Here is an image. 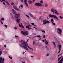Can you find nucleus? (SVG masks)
<instances>
[{
    "label": "nucleus",
    "mask_w": 63,
    "mask_h": 63,
    "mask_svg": "<svg viewBox=\"0 0 63 63\" xmlns=\"http://www.w3.org/2000/svg\"><path fill=\"white\" fill-rule=\"evenodd\" d=\"M4 59L1 57L0 58V63H4Z\"/></svg>",
    "instance_id": "nucleus-6"
},
{
    "label": "nucleus",
    "mask_w": 63,
    "mask_h": 63,
    "mask_svg": "<svg viewBox=\"0 0 63 63\" xmlns=\"http://www.w3.org/2000/svg\"><path fill=\"white\" fill-rule=\"evenodd\" d=\"M53 25H55V23H54L53 24Z\"/></svg>",
    "instance_id": "nucleus-50"
},
{
    "label": "nucleus",
    "mask_w": 63,
    "mask_h": 63,
    "mask_svg": "<svg viewBox=\"0 0 63 63\" xmlns=\"http://www.w3.org/2000/svg\"><path fill=\"white\" fill-rule=\"evenodd\" d=\"M45 44H47V45L48 44V42L47 41H45Z\"/></svg>",
    "instance_id": "nucleus-32"
},
{
    "label": "nucleus",
    "mask_w": 63,
    "mask_h": 63,
    "mask_svg": "<svg viewBox=\"0 0 63 63\" xmlns=\"http://www.w3.org/2000/svg\"><path fill=\"white\" fill-rule=\"evenodd\" d=\"M0 22H1V24H3V23H2V21H1Z\"/></svg>",
    "instance_id": "nucleus-58"
},
{
    "label": "nucleus",
    "mask_w": 63,
    "mask_h": 63,
    "mask_svg": "<svg viewBox=\"0 0 63 63\" xmlns=\"http://www.w3.org/2000/svg\"><path fill=\"white\" fill-rule=\"evenodd\" d=\"M24 4L25 5L27 6V7H28V4H27V0H24Z\"/></svg>",
    "instance_id": "nucleus-11"
},
{
    "label": "nucleus",
    "mask_w": 63,
    "mask_h": 63,
    "mask_svg": "<svg viewBox=\"0 0 63 63\" xmlns=\"http://www.w3.org/2000/svg\"><path fill=\"white\" fill-rule=\"evenodd\" d=\"M37 37H38V38H42V37L41 35H37Z\"/></svg>",
    "instance_id": "nucleus-22"
},
{
    "label": "nucleus",
    "mask_w": 63,
    "mask_h": 63,
    "mask_svg": "<svg viewBox=\"0 0 63 63\" xmlns=\"http://www.w3.org/2000/svg\"><path fill=\"white\" fill-rule=\"evenodd\" d=\"M35 41H34L33 42V45H34V44H35Z\"/></svg>",
    "instance_id": "nucleus-47"
},
{
    "label": "nucleus",
    "mask_w": 63,
    "mask_h": 63,
    "mask_svg": "<svg viewBox=\"0 0 63 63\" xmlns=\"http://www.w3.org/2000/svg\"><path fill=\"white\" fill-rule=\"evenodd\" d=\"M59 46V51L58 52V53H60V51H61V45H58Z\"/></svg>",
    "instance_id": "nucleus-8"
},
{
    "label": "nucleus",
    "mask_w": 63,
    "mask_h": 63,
    "mask_svg": "<svg viewBox=\"0 0 63 63\" xmlns=\"http://www.w3.org/2000/svg\"><path fill=\"white\" fill-rule=\"evenodd\" d=\"M21 26L23 25H22V23H21Z\"/></svg>",
    "instance_id": "nucleus-62"
},
{
    "label": "nucleus",
    "mask_w": 63,
    "mask_h": 63,
    "mask_svg": "<svg viewBox=\"0 0 63 63\" xmlns=\"http://www.w3.org/2000/svg\"><path fill=\"white\" fill-rule=\"evenodd\" d=\"M57 30L59 31V32L57 31L58 33L59 34H62V30L61 29H59V28H58L57 29Z\"/></svg>",
    "instance_id": "nucleus-7"
},
{
    "label": "nucleus",
    "mask_w": 63,
    "mask_h": 63,
    "mask_svg": "<svg viewBox=\"0 0 63 63\" xmlns=\"http://www.w3.org/2000/svg\"><path fill=\"white\" fill-rule=\"evenodd\" d=\"M12 11L13 14H16V12L14 9H12Z\"/></svg>",
    "instance_id": "nucleus-12"
},
{
    "label": "nucleus",
    "mask_w": 63,
    "mask_h": 63,
    "mask_svg": "<svg viewBox=\"0 0 63 63\" xmlns=\"http://www.w3.org/2000/svg\"><path fill=\"white\" fill-rule=\"evenodd\" d=\"M6 3L7 4L8 6H9V5H10V3H9V2H8V1H6Z\"/></svg>",
    "instance_id": "nucleus-17"
},
{
    "label": "nucleus",
    "mask_w": 63,
    "mask_h": 63,
    "mask_svg": "<svg viewBox=\"0 0 63 63\" xmlns=\"http://www.w3.org/2000/svg\"><path fill=\"white\" fill-rule=\"evenodd\" d=\"M26 27L27 28H28V29H30L31 28V25L30 24H29L28 26H26Z\"/></svg>",
    "instance_id": "nucleus-10"
},
{
    "label": "nucleus",
    "mask_w": 63,
    "mask_h": 63,
    "mask_svg": "<svg viewBox=\"0 0 63 63\" xmlns=\"http://www.w3.org/2000/svg\"><path fill=\"white\" fill-rule=\"evenodd\" d=\"M32 25H34L35 24H34V23H32Z\"/></svg>",
    "instance_id": "nucleus-48"
},
{
    "label": "nucleus",
    "mask_w": 63,
    "mask_h": 63,
    "mask_svg": "<svg viewBox=\"0 0 63 63\" xmlns=\"http://www.w3.org/2000/svg\"><path fill=\"white\" fill-rule=\"evenodd\" d=\"M16 10L17 11H19V9H18V8H17L16 9Z\"/></svg>",
    "instance_id": "nucleus-27"
},
{
    "label": "nucleus",
    "mask_w": 63,
    "mask_h": 63,
    "mask_svg": "<svg viewBox=\"0 0 63 63\" xmlns=\"http://www.w3.org/2000/svg\"><path fill=\"white\" fill-rule=\"evenodd\" d=\"M19 45L20 47H24L25 48H24L25 49H26V50H29V49H28V48L27 47L25 46H22V45L21 44H19Z\"/></svg>",
    "instance_id": "nucleus-5"
},
{
    "label": "nucleus",
    "mask_w": 63,
    "mask_h": 63,
    "mask_svg": "<svg viewBox=\"0 0 63 63\" xmlns=\"http://www.w3.org/2000/svg\"><path fill=\"white\" fill-rule=\"evenodd\" d=\"M33 28H35V29H37V28H36L35 27H33Z\"/></svg>",
    "instance_id": "nucleus-61"
},
{
    "label": "nucleus",
    "mask_w": 63,
    "mask_h": 63,
    "mask_svg": "<svg viewBox=\"0 0 63 63\" xmlns=\"http://www.w3.org/2000/svg\"><path fill=\"white\" fill-rule=\"evenodd\" d=\"M19 27H21V25L20 24H19Z\"/></svg>",
    "instance_id": "nucleus-49"
},
{
    "label": "nucleus",
    "mask_w": 63,
    "mask_h": 63,
    "mask_svg": "<svg viewBox=\"0 0 63 63\" xmlns=\"http://www.w3.org/2000/svg\"><path fill=\"white\" fill-rule=\"evenodd\" d=\"M28 41V40H27V41L26 42L24 40H21V44L22 45V46H25L26 47H27L28 46V44H27V42Z\"/></svg>",
    "instance_id": "nucleus-1"
},
{
    "label": "nucleus",
    "mask_w": 63,
    "mask_h": 63,
    "mask_svg": "<svg viewBox=\"0 0 63 63\" xmlns=\"http://www.w3.org/2000/svg\"><path fill=\"white\" fill-rule=\"evenodd\" d=\"M12 18H15V16H12Z\"/></svg>",
    "instance_id": "nucleus-54"
},
{
    "label": "nucleus",
    "mask_w": 63,
    "mask_h": 63,
    "mask_svg": "<svg viewBox=\"0 0 63 63\" xmlns=\"http://www.w3.org/2000/svg\"><path fill=\"white\" fill-rule=\"evenodd\" d=\"M35 5L36 6H38V7H39V3H35Z\"/></svg>",
    "instance_id": "nucleus-14"
},
{
    "label": "nucleus",
    "mask_w": 63,
    "mask_h": 63,
    "mask_svg": "<svg viewBox=\"0 0 63 63\" xmlns=\"http://www.w3.org/2000/svg\"><path fill=\"white\" fill-rule=\"evenodd\" d=\"M25 16H27V17H28V18L29 17V16L28 15H26Z\"/></svg>",
    "instance_id": "nucleus-30"
},
{
    "label": "nucleus",
    "mask_w": 63,
    "mask_h": 63,
    "mask_svg": "<svg viewBox=\"0 0 63 63\" xmlns=\"http://www.w3.org/2000/svg\"><path fill=\"white\" fill-rule=\"evenodd\" d=\"M4 47H7V46H6V45H5L4 46Z\"/></svg>",
    "instance_id": "nucleus-55"
},
{
    "label": "nucleus",
    "mask_w": 63,
    "mask_h": 63,
    "mask_svg": "<svg viewBox=\"0 0 63 63\" xmlns=\"http://www.w3.org/2000/svg\"><path fill=\"white\" fill-rule=\"evenodd\" d=\"M21 33L22 35H24L26 36H27L29 34V32H28V31H25L24 32L23 31H21Z\"/></svg>",
    "instance_id": "nucleus-3"
},
{
    "label": "nucleus",
    "mask_w": 63,
    "mask_h": 63,
    "mask_svg": "<svg viewBox=\"0 0 63 63\" xmlns=\"http://www.w3.org/2000/svg\"><path fill=\"white\" fill-rule=\"evenodd\" d=\"M0 55H1L2 54V51H1V50H0Z\"/></svg>",
    "instance_id": "nucleus-31"
},
{
    "label": "nucleus",
    "mask_w": 63,
    "mask_h": 63,
    "mask_svg": "<svg viewBox=\"0 0 63 63\" xmlns=\"http://www.w3.org/2000/svg\"><path fill=\"white\" fill-rule=\"evenodd\" d=\"M46 49H47V51H49V49L48 48V47H47V46H46Z\"/></svg>",
    "instance_id": "nucleus-20"
},
{
    "label": "nucleus",
    "mask_w": 63,
    "mask_h": 63,
    "mask_svg": "<svg viewBox=\"0 0 63 63\" xmlns=\"http://www.w3.org/2000/svg\"><path fill=\"white\" fill-rule=\"evenodd\" d=\"M60 18H61V19H62V18H63V17H61V16H60V17H59Z\"/></svg>",
    "instance_id": "nucleus-34"
},
{
    "label": "nucleus",
    "mask_w": 63,
    "mask_h": 63,
    "mask_svg": "<svg viewBox=\"0 0 63 63\" xmlns=\"http://www.w3.org/2000/svg\"><path fill=\"white\" fill-rule=\"evenodd\" d=\"M45 7H47L48 6V5L47 3L45 4Z\"/></svg>",
    "instance_id": "nucleus-33"
},
{
    "label": "nucleus",
    "mask_w": 63,
    "mask_h": 63,
    "mask_svg": "<svg viewBox=\"0 0 63 63\" xmlns=\"http://www.w3.org/2000/svg\"><path fill=\"white\" fill-rule=\"evenodd\" d=\"M53 17L54 18H55V15H52V17Z\"/></svg>",
    "instance_id": "nucleus-29"
},
{
    "label": "nucleus",
    "mask_w": 63,
    "mask_h": 63,
    "mask_svg": "<svg viewBox=\"0 0 63 63\" xmlns=\"http://www.w3.org/2000/svg\"><path fill=\"white\" fill-rule=\"evenodd\" d=\"M31 57H33V56H31Z\"/></svg>",
    "instance_id": "nucleus-63"
},
{
    "label": "nucleus",
    "mask_w": 63,
    "mask_h": 63,
    "mask_svg": "<svg viewBox=\"0 0 63 63\" xmlns=\"http://www.w3.org/2000/svg\"><path fill=\"white\" fill-rule=\"evenodd\" d=\"M27 46H28V48H29V49H30V48L31 47H30L29 46H28V45Z\"/></svg>",
    "instance_id": "nucleus-53"
},
{
    "label": "nucleus",
    "mask_w": 63,
    "mask_h": 63,
    "mask_svg": "<svg viewBox=\"0 0 63 63\" xmlns=\"http://www.w3.org/2000/svg\"><path fill=\"white\" fill-rule=\"evenodd\" d=\"M43 3V1H41L40 2V3L41 4V3Z\"/></svg>",
    "instance_id": "nucleus-35"
},
{
    "label": "nucleus",
    "mask_w": 63,
    "mask_h": 63,
    "mask_svg": "<svg viewBox=\"0 0 63 63\" xmlns=\"http://www.w3.org/2000/svg\"><path fill=\"white\" fill-rule=\"evenodd\" d=\"M51 22H53L54 21H53V19H51Z\"/></svg>",
    "instance_id": "nucleus-40"
},
{
    "label": "nucleus",
    "mask_w": 63,
    "mask_h": 63,
    "mask_svg": "<svg viewBox=\"0 0 63 63\" xmlns=\"http://www.w3.org/2000/svg\"><path fill=\"white\" fill-rule=\"evenodd\" d=\"M42 42H45V40H43Z\"/></svg>",
    "instance_id": "nucleus-59"
},
{
    "label": "nucleus",
    "mask_w": 63,
    "mask_h": 63,
    "mask_svg": "<svg viewBox=\"0 0 63 63\" xmlns=\"http://www.w3.org/2000/svg\"><path fill=\"white\" fill-rule=\"evenodd\" d=\"M43 24L44 25H45V24H46V23H50V22L48 20H43Z\"/></svg>",
    "instance_id": "nucleus-4"
},
{
    "label": "nucleus",
    "mask_w": 63,
    "mask_h": 63,
    "mask_svg": "<svg viewBox=\"0 0 63 63\" xmlns=\"http://www.w3.org/2000/svg\"><path fill=\"white\" fill-rule=\"evenodd\" d=\"M21 27L22 28H24V26L23 25H22V26H21Z\"/></svg>",
    "instance_id": "nucleus-43"
},
{
    "label": "nucleus",
    "mask_w": 63,
    "mask_h": 63,
    "mask_svg": "<svg viewBox=\"0 0 63 63\" xmlns=\"http://www.w3.org/2000/svg\"><path fill=\"white\" fill-rule=\"evenodd\" d=\"M21 2H23V0H21Z\"/></svg>",
    "instance_id": "nucleus-51"
},
{
    "label": "nucleus",
    "mask_w": 63,
    "mask_h": 63,
    "mask_svg": "<svg viewBox=\"0 0 63 63\" xmlns=\"http://www.w3.org/2000/svg\"><path fill=\"white\" fill-rule=\"evenodd\" d=\"M24 53H25V52H23V54H24Z\"/></svg>",
    "instance_id": "nucleus-60"
},
{
    "label": "nucleus",
    "mask_w": 63,
    "mask_h": 63,
    "mask_svg": "<svg viewBox=\"0 0 63 63\" xmlns=\"http://www.w3.org/2000/svg\"><path fill=\"white\" fill-rule=\"evenodd\" d=\"M20 16V15L19 14H16L15 15V17L16 19V21L18 23H19L20 22V19H18L19 17Z\"/></svg>",
    "instance_id": "nucleus-2"
},
{
    "label": "nucleus",
    "mask_w": 63,
    "mask_h": 63,
    "mask_svg": "<svg viewBox=\"0 0 63 63\" xmlns=\"http://www.w3.org/2000/svg\"><path fill=\"white\" fill-rule=\"evenodd\" d=\"M48 55H49V54H47V56H48Z\"/></svg>",
    "instance_id": "nucleus-57"
},
{
    "label": "nucleus",
    "mask_w": 63,
    "mask_h": 63,
    "mask_svg": "<svg viewBox=\"0 0 63 63\" xmlns=\"http://www.w3.org/2000/svg\"><path fill=\"white\" fill-rule=\"evenodd\" d=\"M9 58H10V59H12V57H11L9 56Z\"/></svg>",
    "instance_id": "nucleus-42"
},
{
    "label": "nucleus",
    "mask_w": 63,
    "mask_h": 63,
    "mask_svg": "<svg viewBox=\"0 0 63 63\" xmlns=\"http://www.w3.org/2000/svg\"><path fill=\"white\" fill-rule=\"evenodd\" d=\"M15 37H16V38H17L18 37V36L17 35H15Z\"/></svg>",
    "instance_id": "nucleus-56"
},
{
    "label": "nucleus",
    "mask_w": 63,
    "mask_h": 63,
    "mask_svg": "<svg viewBox=\"0 0 63 63\" xmlns=\"http://www.w3.org/2000/svg\"><path fill=\"white\" fill-rule=\"evenodd\" d=\"M20 7H21L22 9V8H23V5L21 4L20 6H19V8H20Z\"/></svg>",
    "instance_id": "nucleus-23"
},
{
    "label": "nucleus",
    "mask_w": 63,
    "mask_h": 63,
    "mask_svg": "<svg viewBox=\"0 0 63 63\" xmlns=\"http://www.w3.org/2000/svg\"><path fill=\"white\" fill-rule=\"evenodd\" d=\"M22 63H24V62L23 61H22Z\"/></svg>",
    "instance_id": "nucleus-64"
},
{
    "label": "nucleus",
    "mask_w": 63,
    "mask_h": 63,
    "mask_svg": "<svg viewBox=\"0 0 63 63\" xmlns=\"http://www.w3.org/2000/svg\"><path fill=\"white\" fill-rule=\"evenodd\" d=\"M4 20V18H1V20Z\"/></svg>",
    "instance_id": "nucleus-37"
},
{
    "label": "nucleus",
    "mask_w": 63,
    "mask_h": 63,
    "mask_svg": "<svg viewBox=\"0 0 63 63\" xmlns=\"http://www.w3.org/2000/svg\"><path fill=\"white\" fill-rule=\"evenodd\" d=\"M55 19H56L57 20H59V19L58 18V17H57L56 16H55Z\"/></svg>",
    "instance_id": "nucleus-26"
},
{
    "label": "nucleus",
    "mask_w": 63,
    "mask_h": 63,
    "mask_svg": "<svg viewBox=\"0 0 63 63\" xmlns=\"http://www.w3.org/2000/svg\"><path fill=\"white\" fill-rule=\"evenodd\" d=\"M11 5H14V3L13 2H12L11 3Z\"/></svg>",
    "instance_id": "nucleus-28"
},
{
    "label": "nucleus",
    "mask_w": 63,
    "mask_h": 63,
    "mask_svg": "<svg viewBox=\"0 0 63 63\" xmlns=\"http://www.w3.org/2000/svg\"><path fill=\"white\" fill-rule=\"evenodd\" d=\"M55 14L57 15H59V13H58L57 11L56 10H55Z\"/></svg>",
    "instance_id": "nucleus-15"
},
{
    "label": "nucleus",
    "mask_w": 63,
    "mask_h": 63,
    "mask_svg": "<svg viewBox=\"0 0 63 63\" xmlns=\"http://www.w3.org/2000/svg\"><path fill=\"white\" fill-rule=\"evenodd\" d=\"M30 49H31V50H33V49L32 48H31H31H30Z\"/></svg>",
    "instance_id": "nucleus-36"
},
{
    "label": "nucleus",
    "mask_w": 63,
    "mask_h": 63,
    "mask_svg": "<svg viewBox=\"0 0 63 63\" xmlns=\"http://www.w3.org/2000/svg\"><path fill=\"white\" fill-rule=\"evenodd\" d=\"M28 3L29 4H31L33 3V1L30 0H29L28 1Z\"/></svg>",
    "instance_id": "nucleus-13"
},
{
    "label": "nucleus",
    "mask_w": 63,
    "mask_h": 63,
    "mask_svg": "<svg viewBox=\"0 0 63 63\" xmlns=\"http://www.w3.org/2000/svg\"><path fill=\"white\" fill-rule=\"evenodd\" d=\"M52 43L53 44H54V45H55V42H53Z\"/></svg>",
    "instance_id": "nucleus-46"
},
{
    "label": "nucleus",
    "mask_w": 63,
    "mask_h": 63,
    "mask_svg": "<svg viewBox=\"0 0 63 63\" xmlns=\"http://www.w3.org/2000/svg\"><path fill=\"white\" fill-rule=\"evenodd\" d=\"M32 18H33V19H35V17H32Z\"/></svg>",
    "instance_id": "nucleus-45"
},
{
    "label": "nucleus",
    "mask_w": 63,
    "mask_h": 63,
    "mask_svg": "<svg viewBox=\"0 0 63 63\" xmlns=\"http://www.w3.org/2000/svg\"><path fill=\"white\" fill-rule=\"evenodd\" d=\"M30 15L32 17L33 16V15L31 14H30Z\"/></svg>",
    "instance_id": "nucleus-24"
},
{
    "label": "nucleus",
    "mask_w": 63,
    "mask_h": 63,
    "mask_svg": "<svg viewBox=\"0 0 63 63\" xmlns=\"http://www.w3.org/2000/svg\"><path fill=\"white\" fill-rule=\"evenodd\" d=\"M51 12H52V13H53L55 14V10L54 8L51 9Z\"/></svg>",
    "instance_id": "nucleus-9"
},
{
    "label": "nucleus",
    "mask_w": 63,
    "mask_h": 63,
    "mask_svg": "<svg viewBox=\"0 0 63 63\" xmlns=\"http://www.w3.org/2000/svg\"><path fill=\"white\" fill-rule=\"evenodd\" d=\"M3 5H5V2H3Z\"/></svg>",
    "instance_id": "nucleus-52"
},
{
    "label": "nucleus",
    "mask_w": 63,
    "mask_h": 63,
    "mask_svg": "<svg viewBox=\"0 0 63 63\" xmlns=\"http://www.w3.org/2000/svg\"><path fill=\"white\" fill-rule=\"evenodd\" d=\"M13 7H14V8L15 10H16V9L17 8L15 6H13Z\"/></svg>",
    "instance_id": "nucleus-21"
},
{
    "label": "nucleus",
    "mask_w": 63,
    "mask_h": 63,
    "mask_svg": "<svg viewBox=\"0 0 63 63\" xmlns=\"http://www.w3.org/2000/svg\"><path fill=\"white\" fill-rule=\"evenodd\" d=\"M49 16L50 17H52V15L49 14Z\"/></svg>",
    "instance_id": "nucleus-19"
},
{
    "label": "nucleus",
    "mask_w": 63,
    "mask_h": 63,
    "mask_svg": "<svg viewBox=\"0 0 63 63\" xmlns=\"http://www.w3.org/2000/svg\"><path fill=\"white\" fill-rule=\"evenodd\" d=\"M14 29H15V30H16V29H17V28H16L15 27H14Z\"/></svg>",
    "instance_id": "nucleus-38"
},
{
    "label": "nucleus",
    "mask_w": 63,
    "mask_h": 63,
    "mask_svg": "<svg viewBox=\"0 0 63 63\" xmlns=\"http://www.w3.org/2000/svg\"><path fill=\"white\" fill-rule=\"evenodd\" d=\"M5 27H6V28H7V26L6 25H4Z\"/></svg>",
    "instance_id": "nucleus-41"
},
{
    "label": "nucleus",
    "mask_w": 63,
    "mask_h": 63,
    "mask_svg": "<svg viewBox=\"0 0 63 63\" xmlns=\"http://www.w3.org/2000/svg\"><path fill=\"white\" fill-rule=\"evenodd\" d=\"M42 32H43V33H45V31L44 30H43V31H42Z\"/></svg>",
    "instance_id": "nucleus-44"
},
{
    "label": "nucleus",
    "mask_w": 63,
    "mask_h": 63,
    "mask_svg": "<svg viewBox=\"0 0 63 63\" xmlns=\"http://www.w3.org/2000/svg\"><path fill=\"white\" fill-rule=\"evenodd\" d=\"M46 38V35H44L43 36V38Z\"/></svg>",
    "instance_id": "nucleus-39"
},
{
    "label": "nucleus",
    "mask_w": 63,
    "mask_h": 63,
    "mask_svg": "<svg viewBox=\"0 0 63 63\" xmlns=\"http://www.w3.org/2000/svg\"><path fill=\"white\" fill-rule=\"evenodd\" d=\"M62 57V56H61V57L59 58L58 60V61H59L60 60V59Z\"/></svg>",
    "instance_id": "nucleus-25"
},
{
    "label": "nucleus",
    "mask_w": 63,
    "mask_h": 63,
    "mask_svg": "<svg viewBox=\"0 0 63 63\" xmlns=\"http://www.w3.org/2000/svg\"><path fill=\"white\" fill-rule=\"evenodd\" d=\"M39 7H42L43 6V4L41 3H39Z\"/></svg>",
    "instance_id": "nucleus-16"
},
{
    "label": "nucleus",
    "mask_w": 63,
    "mask_h": 63,
    "mask_svg": "<svg viewBox=\"0 0 63 63\" xmlns=\"http://www.w3.org/2000/svg\"><path fill=\"white\" fill-rule=\"evenodd\" d=\"M62 61H62L61 60L58 62V63H62Z\"/></svg>",
    "instance_id": "nucleus-18"
}]
</instances>
